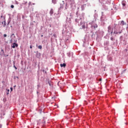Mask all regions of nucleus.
<instances>
[{"mask_svg": "<svg viewBox=\"0 0 128 128\" xmlns=\"http://www.w3.org/2000/svg\"><path fill=\"white\" fill-rule=\"evenodd\" d=\"M18 44H16V43H14L12 44V48H15L16 47L18 48Z\"/></svg>", "mask_w": 128, "mask_h": 128, "instance_id": "nucleus-1", "label": "nucleus"}, {"mask_svg": "<svg viewBox=\"0 0 128 128\" xmlns=\"http://www.w3.org/2000/svg\"><path fill=\"white\" fill-rule=\"evenodd\" d=\"M50 16H52V14H54V10H52V8L50 11Z\"/></svg>", "mask_w": 128, "mask_h": 128, "instance_id": "nucleus-2", "label": "nucleus"}, {"mask_svg": "<svg viewBox=\"0 0 128 128\" xmlns=\"http://www.w3.org/2000/svg\"><path fill=\"white\" fill-rule=\"evenodd\" d=\"M120 26H125L126 24V23L124 22V20H122L120 24Z\"/></svg>", "mask_w": 128, "mask_h": 128, "instance_id": "nucleus-3", "label": "nucleus"}, {"mask_svg": "<svg viewBox=\"0 0 128 128\" xmlns=\"http://www.w3.org/2000/svg\"><path fill=\"white\" fill-rule=\"evenodd\" d=\"M2 24H3L4 28V27L6 26V20H4V21L2 22Z\"/></svg>", "mask_w": 128, "mask_h": 128, "instance_id": "nucleus-4", "label": "nucleus"}, {"mask_svg": "<svg viewBox=\"0 0 128 128\" xmlns=\"http://www.w3.org/2000/svg\"><path fill=\"white\" fill-rule=\"evenodd\" d=\"M60 66L61 68H66V64L64 63L63 64H60Z\"/></svg>", "mask_w": 128, "mask_h": 128, "instance_id": "nucleus-5", "label": "nucleus"}, {"mask_svg": "<svg viewBox=\"0 0 128 128\" xmlns=\"http://www.w3.org/2000/svg\"><path fill=\"white\" fill-rule=\"evenodd\" d=\"M40 56V53H38L37 52V53L36 54V58H38Z\"/></svg>", "mask_w": 128, "mask_h": 128, "instance_id": "nucleus-6", "label": "nucleus"}, {"mask_svg": "<svg viewBox=\"0 0 128 128\" xmlns=\"http://www.w3.org/2000/svg\"><path fill=\"white\" fill-rule=\"evenodd\" d=\"M114 34H122L121 32H118V31H114Z\"/></svg>", "mask_w": 128, "mask_h": 128, "instance_id": "nucleus-7", "label": "nucleus"}, {"mask_svg": "<svg viewBox=\"0 0 128 128\" xmlns=\"http://www.w3.org/2000/svg\"><path fill=\"white\" fill-rule=\"evenodd\" d=\"M52 4H56V0H52Z\"/></svg>", "mask_w": 128, "mask_h": 128, "instance_id": "nucleus-8", "label": "nucleus"}, {"mask_svg": "<svg viewBox=\"0 0 128 128\" xmlns=\"http://www.w3.org/2000/svg\"><path fill=\"white\" fill-rule=\"evenodd\" d=\"M111 28H112V27H110V26H109L108 27V32H110V30Z\"/></svg>", "mask_w": 128, "mask_h": 128, "instance_id": "nucleus-9", "label": "nucleus"}, {"mask_svg": "<svg viewBox=\"0 0 128 128\" xmlns=\"http://www.w3.org/2000/svg\"><path fill=\"white\" fill-rule=\"evenodd\" d=\"M38 48H39L40 50H42V46H38Z\"/></svg>", "mask_w": 128, "mask_h": 128, "instance_id": "nucleus-10", "label": "nucleus"}, {"mask_svg": "<svg viewBox=\"0 0 128 128\" xmlns=\"http://www.w3.org/2000/svg\"><path fill=\"white\" fill-rule=\"evenodd\" d=\"M14 68L16 69V70H18V68H16V66L14 65Z\"/></svg>", "mask_w": 128, "mask_h": 128, "instance_id": "nucleus-11", "label": "nucleus"}, {"mask_svg": "<svg viewBox=\"0 0 128 128\" xmlns=\"http://www.w3.org/2000/svg\"><path fill=\"white\" fill-rule=\"evenodd\" d=\"M122 4L123 6H126V3L122 2Z\"/></svg>", "mask_w": 128, "mask_h": 128, "instance_id": "nucleus-12", "label": "nucleus"}, {"mask_svg": "<svg viewBox=\"0 0 128 128\" xmlns=\"http://www.w3.org/2000/svg\"><path fill=\"white\" fill-rule=\"evenodd\" d=\"M82 28H86V26L82 25Z\"/></svg>", "mask_w": 128, "mask_h": 128, "instance_id": "nucleus-13", "label": "nucleus"}, {"mask_svg": "<svg viewBox=\"0 0 128 128\" xmlns=\"http://www.w3.org/2000/svg\"><path fill=\"white\" fill-rule=\"evenodd\" d=\"M10 8H14V5H11Z\"/></svg>", "mask_w": 128, "mask_h": 128, "instance_id": "nucleus-14", "label": "nucleus"}, {"mask_svg": "<svg viewBox=\"0 0 128 128\" xmlns=\"http://www.w3.org/2000/svg\"><path fill=\"white\" fill-rule=\"evenodd\" d=\"M53 36H54V38H56V34H53Z\"/></svg>", "mask_w": 128, "mask_h": 128, "instance_id": "nucleus-15", "label": "nucleus"}, {"mask_svg": "<svg viewBox=\"0 0 128 128\" xmlns=\"http://www.w3.org/2000/svg\"><path fill=\"white\" fill-rule=\"evenodd\" d=\"M4 38H6V34H4Z\"/></svg>", "mask_w": 128, "mask_h": 128, "instance_id": "nucleus-16", "label": "nucleus"}, {"mask_svg": "<svg viewBox=\"0 0 128 128\" xmlns=\"http://www.w3.org/2000/svg\"><path fill=\"white\" fill-rule=\"evenodd\" d=\"M110 40H114V38L111 37V38H110Z\"/></svg>", "mask_w": 128, "mask_h": 128, "instance_id": "nucleus-17", "label": "nucleus"}, {"mask_svg": "<svg viewBox=\"0 0 128 128\" xmlns=\"http://www.w3.org/2000/svg\"><path fill=\"white\" fill-rule=\"evenodd\" d=\"M30 48H32V45L30 46Z\"/></svg>", "mask_w": 128, "mask_h": 128, "instance_id": "nucleus-18", "label": "nucleus"}, {"mask_svg": "<svg viewBox=\"0 0 128 128\" xmlns=\"http://www.w3.org/2000/svg\"><path fill=\"white\" fill-rule=\"evenodd\" d=\"M1 52H2V53L4 54V50L2 49V50H1Z\"/></svg>", "mask_w": 128, "mask_h": 128, "instance_id": "nucleus-19", "label": "nucleus"}, {"mask_svg": "<svg viewBox=\"0 0 128 128\" xmlns=\"http://www.w3.org/2000/svg\"><path fill=\"white\" fill-rule=\"evenodd\" d=\"M99 80H100V82H101L102 78H100V79Z\"/></svg>", "mask_w": 128, "mask_h": 128, "instance_id": "nucleus-20", "label": "nucleus"}, {"mask_svg": "<svg viewBox=\"0 0 128 128\" xmlns=\"http://www.w3.org/2000/svg\"><path fill=\"white\" fill-rule=\"evenodd\" d=\"M10 90H12V88H10Z\"/></svg>", "mask_w": 128, "mask_h": 128, "instance_id": "nucleus-21", "label": "nucleus"}, {"mask_svg": "<svg viewBox=\"0 0 128 128\" xmlns=\"http://www.w3.org/2000/svg\"><path fill=\"white\" fill-rule=\"evenodd\" d=\"M112 60V58H110V60Z\"/></svg>", "mask_w": 128, "mask_h": 128, "instance_id": "nucleus-22", "label": "nucleus"}, {"mask_svg": "<svg viewBox=\"0 0 128 128\" xmlns=\"http://www.w3.org/2000/svg\"><path fill=\"white\" fill-rule=\"evenodd\" d=\"M8 90V92H10V90Z\"/></svg>", "mask_w": 128, "mask_h": 128, "instance_id": "nucleus-23", "label": "nucleus"}, {"mask_svg": "<svg viewBox=\"0 0 128 128\" xmlns=\"http://www.w3.org/2000/svg\"><path fill=\"white\" fill-rule=\"evenodd\" d=\"M111 34H112V32H111Z\"/></svg>", "mask_w": 128, "mask_h": 128, "instance_id": "nucleus-24", "label": "nucleus"}, {"mask_svg": "<svg viewBox=\"0 0 128 128\" xmlns=\"http://www.w3.org/2000/svg\"><path fill=\"white\" fill-rule=\"evenodd\" d=\"M8 24H10V22H8Z\"/></svg>", "mask_w": 128, "mask_h": 128, "instance_id": "nucleus-25", "label": "nucleus"}]
</instances>
